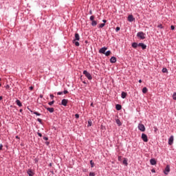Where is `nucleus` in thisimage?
<instances>
[{
	"mask_svg": "<svg viewBox=\"0 0 176 176\" xmlns=\"http://www.w3.org/2000/svg\"><path fill=\"white\" fill-rule=\"evenodd\" d=\"M30 90H34V87L32 86L30 87Z\"/></svg>",
	"mask_w": 176,
	"mask_h": 176,
	"instance_id": "obj_46",
	"label": "nucleus"
},
{
	"mask_svg": "<svg viewBox=\"0 0 176 176\" xmlns=\"http://www.w3.org/2000/svg\"><path fill=\"white\" fill-rule=\"evenodd\" d=\"M54 104V100H52V101L48 102V104H50V105H53Z\"/></svg>",
	"mask_w": 176,
	"mask_h": 176,
	"instance_id": "obj_32",
	"label": "nucleus"
},
{
	"mask_svg": "<svg viewBox=\"0 0 176 176\" xmlns=\"http://www.w3.org/2000/svg\"><path fill=\"white\" fill-rule=\"evenodd\" d=\"M38 158H35V159H34V163H36H36H38Z\"/></svg>",
	"mask_w": 176,
	"mask_h": 176,
	"instance_id": "obj_43",
	"label": "nucleus"
},
{
	"mask_svg": "<svg viewBox=\"0 0 176 176\" xmlns=\"http://www.w3.org/2000/svg\"><path fill=\"white\" fill-rule=\"evenodd\" d=\"M165 171H166V172H164V174H165L166 175H167L168 174V173H170V168L166 167V169H165Z\"/></svg>",
	"mask_w": 176,
	"mask_h": 176,
	"instance_id": "obj_19",
	"label": "nucleus"
},
{
	"mask_svg": "<svg viewBox=\"0 0 176 176\" xmlns=\"http://www.w3.org/2000/svg\"><path fill=\"white\" fill-rule=\"evenodd\" d=\"M107 50H108L107 47H102V48L100 49L99 53H100V54H105V52H107Z\"/></svg>",
	"mask_w": 176,
	"mask_h": 176,
	"instance_id": "obj_6",
	"label": "nucleus"
},
{
	"mask_svg": "<svg viewBox=\"0 0 176 176\" xmlns=\"http://www.w3.org/2000/svg\"><path fill=\"white\" fill-rule=\"evenodd\" d=\"M91 25H92V27H96V25H97V21H92Z\"/></svg>",
	"mask_w": 176,
	"mask_h": 176,
	"instance_id": "obj_20",
	"label": "nucleus"
},
{
	"mask_svg": "<svg viewBox=\"0 0 176 176\" xmlns=\"http://www.w3.org/2000/svg\"><path fill=\"white\" fill-rule=\"evenodd\" d=\"M122 159V157L121 156H118V160L120 161Z\"/></svg>",
	"mask_w": 176,
	"mask_h": 176,
	"instance_id": "obj_49",
	"label": "nucleus"
},
{
	"mask_svg": "<svg viewBox=\"0 0 176 176\" xmlns=\"http://www.w3.org/2000/svg\"><path fill=\"white\" fill-rule=\"evenodd\" d=\"M123 164H125V166H127V164H129L128 163H127V160L126 159H124V160H123Z\"/></svg>",
	"mask_w": 176,
	"mask_h": 176,
	"instance_id": "obj_25",
	"label": "nucleus"
},
{
	"mask_svg": "<svg viewBox=\"0 0 176 176\" xmlns=\"http://www.w3.org/2000/svg\"><path fill=\"white\" fill-rule=\"evenodd\" d=\"M37 122H38V123H41V124H42V120L41 118H38Z\"/></svg>",
	"mask_w": 176,
	"mask_h": 176,
	"instance_id": "obj_33",
	"label": "nucleus"
},
{
	"mask_svg": "<svg viewBox=\"0 0 176 176\" xmlns=\"http://www.w3.org/2000/svg\"><path fill=\"white\" fill-rule=\"evenodd\" d=\"M105 56H110L111 55V51L109 50V51H107L105 53H104Z\"/></svg>",
	"mask_w": 176,
	"mask_h": 176,
	"instance_id": "obj_23",
	"label": "nucleus"
},
{
	"mask_svg": "<svg viewBox=\"0 0 176 176\" xmlns=\"http://www.w3.org/2000/svg\"><path fill=\"white\" fill-rule=\"evenodd\" d=\"M91 107H93V103H91Z\"/></svg>",
	"mask_w": 176,
	"mask_h": 176,
	"instance_id": "obj_60",
	"label": "nucleus"
},
{
	"mask_svg": "<svg viewBox=\"0 0 176 176\" xmlns=\"http://www.w3.org/2000/svg\"><path fill=\"white\" fill-rule=\"evenodd\" d=\"M156 160H155L154 158H152L150 160V164H151V166H155L156 165Z\"/></svg>",
	"mask_w": 176,
	"mask_h": 176,
	"instance_id": "obj_11",
	"label": "nucleus"
},
{
	"mask_svg": "<svg viewBox=\"0 0 176 176\" xmlns=\"http://www.w3.org/2000/svg\"><path fill=\"white\" fill-rule=\"evenodd\" d=\"M47 111H49L50 113H53L54 112V108L52 107H46Z\"/></svg>",
	"mask_w": 176,
	"mask_h": 176,
	"instance_id": "obj_14",
	"label": "nucleus"
},
{
	"mask_svg": "<svg viewBox=\"0 0 176 176\" xmlns=\"http://www.w3.org/2000/svg\"><path fill=\"white\" fill-rule=\"evenodd\" d=\"M137 36L140 39H145V33L144 32H139L137 33Z\"/></svg>",
	"mask_w": 176,
	"mask_h": 176,
	"instance_id": "obj_3",
	"label": "nucleus"
},
{
	"mask_svg": "<svg viewBox=\"0 0 176 176\" xmlns=\"http://www.w3.org/2000/svg\"><path fill=\"white\" fill-rule=\"evenodd\" d=\"M89 14H93V12L91 10L89 11Z\"/></svg>",
	"mask_w": 176,
	"mask_h": 176,
	"instance_id": "obj_52",
	"label": "nucleus"
},
{
	"mask_svg": "<svg viewBox=\"0 0 176 176\" xmlns=\"http://www.w3.org/2000/svg\"><path fill=\"white\" fill-rule=\"evenodd\" d=\"M1 80V78H0V81Z\"/></svg>",
	"mask_w": 176,
	"mask_h": 176,
	"instance_id": "obj_64",
	"label": "nucleus"
},
{
	"mask_svg": "<svg viewBox=\"0 0 176 176\" xmlns=\"http://www.w3.org/2000/svg\"><path fill=\"white\" fill-rule=\"evenodd\" d=\"M135 20V19L134 18V16H133V15H129L128 21H129L130 23H132V21H133Z\"/></svg>",
	"mask_w": 176,
	"mask_h": 176,
	"instance_id": "obj_10",
	"label": "nucleus"
},
{
	"mask_svg": "<svg viewBox=\"0 0 176 176\" xmlns=\"http://www.w3.org/2000/svg\"><path fill=\"white\" fill-rule=\"evenodd\" d=\"M50 98H51L52 100H53V99L54 98V96L53 94H51V95L50 96Z\"/></svg>",
	"mask_w": 176,
	"mask_h": 176,
	"instance_id": "obj_40",
	"label": "nucleus"
},
{
	"mask_svg": "<svg viewBox=\"0 0 176 176\" xmlns=\"http://www.w3.org/2000/svg\"><path fill=\"white\" fill-rule=\"evenodd\" d=\"M76 119H79V114H75Z\"/></svg>",
	"mask_w": 176,
	"mask_h": 176,
	"instance_id": "obj_41",
	"label": "nucleus"
},
{
	"mask_svg": "<svg viewBox=\"0 0 176 176\" xmlns=\"http://www.w3.org/2000/svg\"><path fill=\"white\" fill-rule=\"evenodd\" d=\"M89 163H90V164H91V168H93V167H94V162H93V160H91V161L89 162Z\"/></svg>",
	"mask_w": 176,
	"mask_h": 176,
	"instance_id": "obj_24",
	"label": "nucleus"
},
{
	"mask_svg": "<svg viewBox=\"0 0 176 176\" xmlns=\"http://www.w3.org/2000/svg\"><path fill=\"white\" fill-rule=\"evenodd\" d=\"M173 99L175 100H176V92H174V93H173Z\"/></svg>",
	"mask_w": 176,
	"mask_h": 176,
	"instance_id": "obj_28",
	"label": "nucleus"
},
{
	"mask_svg": "<svg viewBox=\"0 0 176 176\" xmlns=\"http://www.w3.org/2000/svg\"><path fill=\"white\" fill-rule=\"evenodd\" d=\"M157 28L162 29L163 28V25H162V24H160V25H157Z\"/></svg>",
	"mask_w": 176,
	"mask_h": 176,
	"instance_id": "obj_36",
	"label": "nucleus"
},
{
	"mask_svg": "<svg viewBox=\"0 0 176 176\" xmlns=\"http://www.w3.org/2000/svg\"><path fill=\"white\" fill-rule=\"evenodd\" d=\"M85 43H87V41H85Z\"/></svg>",
	"mask_w": 176,
	"mask_h": 176,
	"instance_id": "obj_61",
	"label": "nucleus"
},
{
	"mask_svg": "<svg viewBox=\"0 0 176 176\" xmlns=\"http://www.w3.org/2000/svg\"><path fill=\"white\" fill-rule=\"evenodd\" d=\"M103 27H105V23H101V24L99 25V28H103Z\"/></svg>",
	"mask_w": 176,
	"mask_h": 176,
	"instance_id": "obj_27",
	"label": "nucleus"
},
{
	"mask_svg": "<svg viewBox=\"0 0 176 176\" xmlns=\"http://www.w3.org/2000/svg\"><path fill=\"white\" fill-rule=\"evenodd\" d=\"M27 174H28L29 176H34V172L31 169L28 170Z\"/></svg>",
	"mask_w": 176,
	"mask_h": 176,
	"instance_id": "obj_13",
	"label": "nucleus"
},
{
	"mask_svg": "<svg viewBox=\"0 0 176 176\" xmlns=\"http://www.w3.org/2000/svg\"><path fill=\"white\" fill-rule=\"evenodd\" d=\"M82 171H83L84 173H86V171H87V169H83Z\"/></svg>",
	"mask_w": 176,
	"mask_h": 176,
	"instance_id": "obj_54",
	"label": "nucleus"
},
{
	"mask_svg": "<svg viewBox=\"0 0 176 176\" xmlns=\"http://www.w3.org/2000/svg\"><path fill=\"white\" fill-rule=\"evenodd\" d=\"M1 84L0 83V87H1Z\"/></svg>",
	"mask_w": 176,
	"mask_h": 176,
	"instance_id": "obj_62",
	"label": "nucleus"
},
{
	"mask_svg": "<svg viewBox=\"0 0 176 176\" xmlns=\"http://www.w3.org/2000/svg\"><path fill=\"white\" fill-rule=\"evenodd\" d=\"M102 22L104 23V24H105V23H107V20L103 19V20H102Z\"/></svg>",
	"mask_w": 176,
	"mask_h": 176,
	"instance_id": "obj_47",
	"label": "nucleus"
},
{
	"mask_svg": "<svg viewBox=\"0 0 176 176\" xmlns=\"http://www.w3.org/2000/svg\"><path fill=\"white\" fill-rule=\"evenodd\" d=\"M162 72H163L164 74H166V72H168L167 68H163V69H162Z\"/></svg>",
	"mask_w": 176,
	"mask_h": 176,
	"instance_id": "obj_26",
	"label": "nucleus"
},
{
	"mask_svg": "<svg viewBox=\"0 0 176 176\" xmlns=\"http://www.w3.org/2000/svg\"><path fill=\"white\" fill-rule=\"evenodd\" d=\"M139 83H142V80H139Z\"/></svg>",
	"mask_w": 176,
	"mask_h": 176,
	"instance_id": "obj_55",
	"label": "nucleus"
},
{
	"mask_svg": "<svg viewBox=\"0 0 176 176\" xmlns=\"http://www.w3.org/2000/svg\"><path fill=\"white\" fill-rule=\"evenodd\" d=\"M142 93H143L144 94H145L146 93H148V88L144 87V88L142 89Z\"/></svg>",
	"mask_w": 176,
	"mask_h": 176,
	"instance_id": "obj_21",
	"label": "nucleus"
},
{
	"mask_svg": "<svg viewBox=\"0 0 176 176\" xmlns=\"http://www.w3.org/2000/svg\"><path fill=\"white\" fill-rule=\"evenodd\" d=\"M58 96H61L63 94V91H60V92H58L57 93Z\"/></svg>",
	"mask_w": 176,
	"mask_h": 176,
	"instance_id": "obj_37",
	"label": "nucleus"
},
{
	"mask_svg": "<svg viewBox=\"0 0 176 176\" xmlns=\"http://www.w3.org/2000/svg\"><path fill=\"white\" fill-rule=\"evenodd\" d=\"M170 30H175V27L174 25L170 26Z\"/></svg>",
	"mask_w": 176,
	"mask_h": 176,
	"instance_id": "obj_38",
	"label": "nucleus"
},
{
	"mask_svg": "<svg viewBox=\"0 0 176 176\" xmlns=\"http://www.w3.org/2000/svg\"><path fill=\"white\" fill-rule=\"evenodd\" d=\"M151 172H153V173H156V171L155 170V169H152V170H151Z\"/></svg>",
	"mask_w": 176,
	"mask_h": 176,
	"instance_id": "obj_51",
	"label": "nucleus"
},
{
	"mask_svg": "<svg viewBox=\"0 0 176 176\" xmlns=\"http://www.w3.org/2000/svg\"><path fill=\"white\" fill-rule=\"evenodd\" d=\"M119 31H120V27H117V28H116V32H119Z\"/></svg>",
	"mask_w": 176,
	"mask_h": 176,
	"instance_id": "obj_31",
	"label": "nucleus"
},
{
	"mask_svg": "<svg viewBox=\"0 0 176 176\" xmlns=\"http://www.w3.org/2000/svg\"><path fill=\"white\" fill-rule=\"evenodd\" d=\"M83 75H85L89 80H91V79H93L91 74H90V73H89L87 70L83 71Z\"/></svg>",
	"mask_w": 176,
	"mask_h": 176,
	"instance_id": "obj_2",
	"label": "nucleus"
},
{
	"mask_svg": "<svg viewBox=\"0 0 176 176\" xmlns=\"http://www.w3.org/2000/svg\"><path fill=\"white\" fill-rule=\"evenodd\" d=\"M76 41H80V36L78 33H76L74 35V39L73 40L72 43H74L75 46H80L79 42Z\"/></svg>",
	"mask_w": 176,
	"mask_h": 176,
	"instance_id": "obj_1",
	"label": "nucleus"
},
{
	"mask_svg": "<svg viewBox=\"0 0 176 176\" xmlns=\"http://www.w3.org/2000/svg\"><path fill=\"white\" fill-rule=\"evenodd\" d=\"M37 135H38V137H42V133H41L39 132L37 133Z\"/></svg>",
	"mask_w": 176,
	"mask_h": 176,
	"instance_id": "obj_42",
	"label": "nucleus"
},
{
	"mask_svg": "<svg viewBox=\"0 0 176 176\" xmlns=\"http://www.w3.org/2000/svg\"><path fill=\"white\" fill-rule=\"evenodd\" d=\"M2 148H3V145L0 144V151H2Z\"/></svg>",
	"mask_w": 176,
	"mask_h": 176,
	"instance_id": "obj_45",
	"label": "nucleus"
},
{
	"mask_svg": "<svg viewBox=\"0 0 176 176\" xmlns=\"http://www.w3.org/2000/svg\"><path fill=\"white\" fill-rule=\"evenodd\" d=\"M110 63H111V64H113V63H116V57L112 56L110 58Z\"/></svg>",
	"mask_w": 176,
	"mask_h": 176,
	"instance_id": "obj_12",
	"label": "nucleus"
},
{
	"mask_svg": "<svg viewBox=\"0 0 176 176\" xmlns=\"http://www.w3.org/2000/svg\"><path fill=\"white\" fill-rule=\"evenodd\" d=\"M131 46H132V47H133V49H137V47H138V43H133Z\"/></svg>",
	"mask_w": 176,
	"mask_h": 176,
	"instance_id": "obj_17",
	"label": "nucleus"
},
{
	"mask_svg": "<svg viewBox=\"0 0 176 176\" xmlns=\"http://www.w3.org/2000/svg\"><path fill=\"white\" fill-rule=\"evenodd\" d=\"M63 93V94H68V91L67 89H65Z\"/></svg>",
	"mask_w": 176,
	"mask_h": 176,
	"instance_id": "obj_35",
	"label": "nucleus"
},
{
	"mask_svg": "<svg viewBox=\"0 0 176 176\" xmlns=\"http://www.w3.org/2000/svg\"><path fill=\"white\" fill-rule=\"evenodd\" d=\"M19 112H23V109H21L20 110H19Z\"/></svg>",
	"mask_w": 176,
	"mask_h": 176,
	"instance_id": "obj_56",
	"label": "nucleus"
},
{
	"mask_svg": "<svg viewBox=\"0 0 176 176\" xmlns=\"http://www.w3.org/2000/svg\"><path fill=\"white\" fill-rule=\"evenodd\" d=\"M89 176H96V173H93V172H91L89 173Z\"/></svg>",
	"mask_w": 176,
	"mask_h": 176,
	"instance_id": "obj_34",
	"label": "nucleus"
},
{
	"mask_svg": "<svg viewBox=\"0 0 176 176\" xmlns=\"http://www.w3.org/2000/svg\"><path fill=\"white\" fill-rule=\"evenodd\" d=\"M142 140L144 142H148V135L145 133H142Z\"/></svg>",
	"mask_w": 176,
	"mask_h": 176,
	"instance_id": "obj_5",
	"label": "nucleus"
},
{
	"mask_svg": "<svg viewBox=\"0 0 176 176\" xmlns=\"http://www.w3.org/2000/svg\"><path fill=\"white\" fill-rule=\"evenodd\" d=\"M138 129L140 131H142V132L145 131V126L144 125V124H139L138 126Z\"/></svg>",
	"mask_w": 176,
	"mask_h": 176,
	"instance_id": "obj_4",
	"label": "nucleus"
},
{
	"mask_svg": "<svg viewBox=\"0 0 176 176\" xmlns=\"http://www.w3.org/2000/svg\"><path fill=\"white\" fill-rule=\"evenodd\" d=\"M89 19L91 21H94V16H91Z\"/></svg>",
	"mask_w": 176,
	"mask_h": 176,
	"instance_id": "obj_30",
	"label": "nucleus"
},
{
	"mask_svg": "<svg viewBox=\"0 0 176 176\" xmlns=\"http://www.w3.org/2000/svg\"><path fill=\"white\" fill-rule=\"evenodd\" d=\"M174 142V136L171 135L168 139V145H173Z\"/></svg>",
	"mask_w": 176,
	"mask_h": 176,
	"instance_id": "obj_8",
	"label": "nucleus"
},
{
	"mask_svg": "<svg viewBox=\"0 0 176 176\" xmlns=\"http://www.w3.org/2000/svg\"><path fill=\"white\" fill-rule=\"evenodd\" d=\"M50 166H52V164H50Z\"/></svg>",
	"mask_w": 176,
	"mask_h": 176,
	"instance_id": "obj_63",
	"label": "nucleus"
},
{
	"mask_svg": "<svg viewBox=\"0 0 176 176\" xmlns=\"http://www.w3.org/2000/svg\"><path fill=\"white\" fill-rule=\"evenodd\" d=\"M68 104V99H63L61 101V105H63V107H67V104Z\"/></svg>",
	"mask_w": 176,
	"mask_h": 176,
	"instance_id": "obj_7",
	"label": "nucleus"
},
{
	"mask_svg": "<svg viewBox=\"0 0 176 176\" xmlns=\"http://www.w3.org/2000/svg\"><path fill=\"white\" fill-rule=\"evenodd\" d=\"M49 144H50L49 142H46V144H47V145H49Z\"/></svg>",
	"mask_w": 176,
	"mask_h": 176,
	"instance_id": "obj_58",
	"label": "nucleus"
},
{
	"mask_svg": "<svg viewBox=\"0 0 176 176\" xmlns=\"http://www.w3.org/2000/svg\"><path fill=\"white\" fill-rule=\"evenodd\" d=\"M42 97H43V96H42V95H40V98H42Z\"/></svg>",
	"mask_w": 176,
	"mask_h": 176,
	"instance_id": "obj_59",
	"label": "nucleus"
},
{
	"mask_svg": "<svg viewBox=\"0 0 176 176\" xmlns=\"http://www.w3.org/2000/svg\"><path fill=\"white\" fill-rule=\"evenodd\" d=\"M116 122L118 126H122V122H120V120L118 119Z\"/></svg>",
	"mask_w": 176,
	"mask_h": 176,
	"instance_id": "obj_22",
	"label": "nucleus"
},
{
	"mask_svg": "<svg viewBox=\"0 0 176 176\" xmlns=\"http://www.w3.org/2000/svg\"><path fill=\"white\" fill-rule=\"evenodd\" d=\"M43 140H45V141H47V140H49V138L47 137H43Z\"/></svg>",
	"mask_w": 176,
	"mask_h": 176,
	"instance_id": "obj_44",
	"label": "nucleus"
},
{
	"mask_svg": "<svg viewBox=\"0 0 176 176\" xmlns=\"http://www.w3.org/2000/svg\"><path fill=\"white\" fill-rule=\"evenodd\" d=\"M3 98L2 96H0V101H2Z\"/></svg>",
	"mask_w": 176,
	"mask_h": 176,
	"instance_id": "obj_53",
	"label": "nucleus"
},
{
	"mask_svg": "<svg viewBox=\"0 0 176 176\" xmlns=\"http://www.w3.org/2000/svg\"><path fill=\"white\" fill-rule=\"evenodd\" d=\"M126 96H127V93L122 91L121 94L122 98L124 99V98H126Z\"/></svg>",
	"mask_w": 176,
	"mask_h": 176,
	"instance_id": "obj_16",
	"label": "nucleus"
},
{
	"mask_svg": "<svg viewBox=\"0 0 176 176\" xmlns=\"http://www.w3.org/2000/svg\"><path fill=\"white\" fill-rule=\"evenodd\" d=\"M91 126V121H88V127H90Z\"/></svg>",
	"mask_w": 176,
	"mask_h": 176,
	"instance_id": "obj_39",
	"label": "nucleus"
},
{
	"mask_svg": "<svg viewBox=\"0 0 176 176\" xmlns=\"http://www.w3.org/2000/svg\"><path fill=\"white\" fill-rule=\"evenodd\" d=\"M116 109H117V111H120V109H122V105L116 104Z\"/></svg>",
	"mask_w": 176,
	"mask_h": 176,
	"instance_id": "obj_18",
	"label": "nucleus"
},
{
	"mask_svg": "<svg viewBox=\"0 0 176 176\" xmlns=\"http://www.w3.org/2000/svg\"><path fill=\"white\" fill-rule=\"evenodd\" d=\"M16 104L18 105V107H23V104H21V102L19 99L16 100Z\"/></svg>",
	"mask_w": 176,
	"mask_h": 176,
	"instance_id": "obj_15",
	"label": "nucleus"
},
{
	"mask_svg": "<svg viewBox=\"0 0 176 176\" xmlns=\"http://www.w3.org/2000/svg\"><path fill=\"white\" fill-rule=\"evenodd\" d=\"M15 138H16V140H19V139H20V137H19L18 135H16V136L15 137Z\"/></svg>",
	"mask_w": 176,
	"mask_h": 176,
	"instance_id": "obj_48",
	"label": "nucleus"
},
{
	"mask_svg": "<svg viewBox=\"0 0 176 176\" xmlns=\"http://www.w3.org/2000/svg\"><path fill=\"white\" fill-rule=\"evenodd\" d=\"M82 83H84V85H87V82H86V81H82Z\"/></svg>",
	"mask_w": 176,
	"mask_h": 176,
	"instance_id": "obj_50",
	"label": "nucleus"
},
{
	"mask_svg": "<svg viewBox=\"0 0 176 176\" xmlns=\"http://www.w3.org/2000/svg\"><path fill=\"white\" fill-rule=\"evenodd\" d=\"M10 86L9 85H7L6 86V89H9Z\"/></svg>",
	"mask_w": 176,
	"mask_h": 176,
	"instance_id": "obj_57",
	"label": "nucleus"
},
{
	"mask_svg": "<svg viewBox=\"0 0 176 176\" xmlns=\"http://www.w3.org/2000/svg\"><path fill=\"white\" fill-rule=\"evenodd\" d=\"M138 46H140V47H142V50H145V49H146V45H145L143 43H138Z\"/></svg>",
	"mask_w": 176,
	"mask_h": 176,
	"instance_id": "obj_9",
	"label": "nucleus"
},
{
	"mask_svg": "<svg viewBox=\"0 0 176 176\" xmlns=\"http://www.w3.org/2000/svg\"><path fill=\"white\" fill-rule=\"evenodd\" d=\"M34 115H36V116H41V113H39L37 112V111H34Z\"/></svg>",
	"mask_w": 176,
	"mask_h": 176,
	"instance_id": "obj_29",
	"label": "nucleus"
}]
</instances>
